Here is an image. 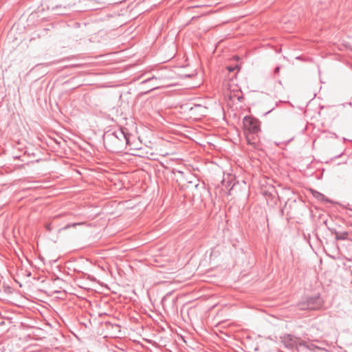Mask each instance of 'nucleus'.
Returning a JSON list of instances; mask_svg holds the SVG:
<instances>
[{"label": "nucleus", "mask_w": 352, "mask_h": 352, "mask_svg": "<svg viewBox=\"0 0 352 352\" xmlns=\"http://www.w3.org/2000/svg\"><path fill=\"white\" fill-rule=\"evenodd\" d=\"M243 130L248 144L256 147L259 142L260 123L258 120L251 116L245 117Z\"/></svg>", "instance_id": "nucleus-1"}, {"label": "nucleus", "mask_w": 352, "mask_h": 352, "mask_svg": "<svg viewBox=\"0 0 352 352\" xmlns=\"http://www.w3.org/2000/svg\"><path fill=\"white\" fill-rule=\"evenodd\" d=\"M191 116L196 119H199L201 117L205 116L207 112V108L201 104H195L194 107L190 109Z\"/></svg>", "instance_id": "nucleus-2"}, {"label": "nucleus", "mask_w": 352, "mask_h": 352, "mask_svg": "<svg viewBox=\"0 0 352 352\" xmlns=\"http://www.w3.org/2000/svg\"><path fill=\"white\" fill-rule=\"evenodd\" d=\"M284 342L287 346L290 348H297L298 346L302 344V342L299 338L289 335L284 338Z\"/></svg>", "instance_id": "nucleus-3"}, {"label": "nucleus", "mask_w": 352, "mask_h": 352, "mask_svg": "<svg viewBox=\"0 0 352 352\" xmlns=\"http://www.w3.org/2000/svg\"><path fill=\"white\" fill-rule=\"evenodd\" d=\"M311 192L313 196L314 197H316V199H318L319 200H324V196L322 194H321L320 192L315 191L314 190H311Z\"/></svg>", "instance_id": "nucleus-4"}, {"label": "nucleus", "mask_w": 352, "mask_h": 352, "mask_svg": "<svg viewBox=\"0 0 352 352\" xmlns=\"http://www.w3.org/2000/svg\"><path fill=\"white\" fill-rule=\"evenodd\" d=\"M347 236L346 232H342V233H336V238L337 239H344Z\"/></svg>", "instance_id": "nucleus-5"}, {"label": "nucleus", "mask_w": 352, "mask_h": 352, "mask_svg": "<svg viewBox=\"0 0 352 352\" xmlns=\"http://www.w3.org/2000/svg\"><path fill=\"white\" fill-rule=\"evenodd\" d=\"M146 154L147 155V157L151 158V159H155L157 155V153H155L153 152H151V153L146 152Z\"/></svg>", "instance_id": "nucleus-6"}, {"label": "nucleus", "mask_w": 352, "mask_h": 352, "mask_svg": "<svg viewBox=\"0 0 352 352\" xmlns=\"http://www.w3.org/2000/svg\"><path fill=\"white\" fill-rule=\"evenodd\" d=\"M227 69L230 72H234L235 70H239V65H236L234 67H227Z\"/></svg>", "instance_id": "nucleus-7"}, {"label": "nucleus", "mask_w": 352, "mask_h": 352, "mask_svg": "<svg viewBox=\"0 0 352 352\" xmlns=\"http://www.w3.org/2000/svg\"><path fill=\"white\" fill-rule=\"evenodd\" d=\"M82 223H73V224H68L63 229H69L72 227H75L76 226H79V225H81Z\"/></svg>", "instance_id": "nucleus-8"}, {"label": "nucleus", "mask_w": 352, "mask_h": 352, "mask_svg": "<svg viewBox=\"0 0 352 352\" xmlns=\"http://www.w3.org/2000/svg\"><path fill=\"white\" fill-rule=\"evenodd\" d=\"M160 154H161L162 155L165 156V155H168V153L167 152L160 151Z\"/></svg>", "instance_id": "nucleus-9"}, {"label": "nucleus", "mask_w": 352, "mask_h": 352, "mask_svg": "<svg viewBox=\"0 0 352 352\" xmlns=\"http://www.w3.org/2000/svg\"><path fill=\"white\" fill-rule=\"evenodd\" d=\"M46 228H47V230H49V231H51V230H52V228H51L50 225H47V226H46Z\"/></svg>", "instance_id": "nucleus-10"}, {"label": "nucleus", "mask_w": 352, "mask_h": 352, "mask_svg": "<svg viewBox=\"0 0 352 352\" xmlns=\"http://www.w3.org/2000/svg\"><path fill=\"white\" fill-rule=\"evenodd\" d=\"M278 70H279V68H278V67H277V68L276 69V72H278Z\"/></svg>", "instance_id": "nucleus-11"}]
</instances>
